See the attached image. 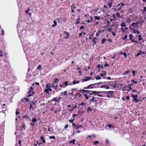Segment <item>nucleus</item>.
Instances as JSON below:
<instances>
[{"label": "nucleus", "mask_w": 146, "mask_h": 146, "mask_svg": "<svg viewBox=\"0 0 146 146\" xmlns=\"http://www.w3.org/2000/svg\"><path fill=\"white\" fill-rule=\"evenodd\" d=\"M113 93V92L112 91H109L107 94V97L108 98L112 97Z\"/></svg>", "instance_id": "obj_1"}, {"label": "nucleus", "mask_w": 146, "mask_h": 146, "mask_svg": "<svg viewBox=\"0 0 146 146\" xmlns=\"http://www.w3.org/2000/svg\"><path fill=\"white\" fill-rule=\"evenodd\" d=\"M95 85V84H91L89 85L88 87H85L84 89H89V88H94V85Z\"/></svg>", "instance_id": "obj_2"}, {"label": "nucleus", "mask_w": 146, "mask_h": 146, "mask_svg": "<svg viewBox=\"0 0 146 146\" xmlns=\"http://www.w3.org/2000/svg\"><path fill=\"white\" fill-rule=\"evenodd\" d=\"M132 96L133 97V100L136 102H139V100L137 99V95H132Z\"/></svg>", "instance_id": "obj_3"}, {"label": "nucleus", "mask_w": 146, "mask_h": 146, "mask_svg": "<svg viewBox=\"0 0 146 146\" xmlns=\"http://www.w3.org/2000/svg\"><path fill=\"white\" fill-rule=\"evenodd\" d=\"M93 19V17H92L90 16L89 18H87L86 20H85V21L88 23H90L92 21Z\"/></svg>", "instance_id": "obj_4"}, {"label": "nucleus", "mask_w": 146, "mask_h": 146, "mask_svg": "<svg viewBox=\"0 0 146 146\" xmlns=\"http://www.w3.org/2000/svg\"><path fill=\"white\" fill-rule=\"evenodd\" d=\"M52 89L50 88H47L44 90V91L46 93L48 94L49 91H51Z\"/></svg>", "instance_id": "obj_5"}, {"label": "nucleus", "mask_w": 146, "mask_h": 146, "mask_svg": "<svg viewBox=\"0 0 146 146\" xmlns=\"http://www.w3.org/2000/svg\"><path fill=\"white\" fill-rule=\"evenodd\" d=\"M64 36H66L64 37V38H65L67 39L69 37V34L68 33H67L66 32L64 34Z\"/></svg>", "instance_id": "obj_6"}, {"label": "nucleus", "mask_w": 146, "mask_h": 146, "mask_svg": "<svg viewBox=\"0 0 146 146\" xmlns=\"http://www.w3.org/2000/svg\"><path fill=\"white\" fill-rule=\"evenodd\" d=\"M83 92L85 93H90V92H91V91L88 90H82L81 91H80V92Z\"/></svg>", "instance_id": "obj_7"}, {"label": "nucleus", "mask_w": 146, "mask_h": 146, "mask_svg": "<svg viewBox=\"0 0 146 146\" xmlns=\"http://www.w3.org/2000/svg\"><path fill=\"white\" fill-rule=\"evenodd\" d=\"M122 27H125L126 26V24L124 22H123L120 25Z\"/></svg>", "instance_id": "obj_8"}, {"label": "nucleus", "mask_w": 146, "mask_h": 146, "mask_svg": "<svg viewBox=\"0 0 146 146\" xmlns=\"http://www.w3.org/2000/svg\"><path fill=\"white\" fill-rule=\"evenodd\" d=\"M107 40V39L106 38H103L102 39V40L101 42V43L102 44H104L105 43V42Z\"/></svg>", "instance_id": "obj_9"}, {"label": "nucleus", "mask_w": 146, "mask_h": 146, "mask_svg": "<svg viewBox=\"0 0 146 146\" xmlns=\"http://www.w3.org/2000/svg\"><path fill=\"white\" fill-rule=\"evenodd\" d=\"M75 139H73L72 140H71L70 141L69 143L70 144H71L72 143H73V145H74L75 144Z\"/></svg>", "instance_id": "obj_10"}, {"label": "nucleus", "mask_w": 146, "mask_h": 146, "mask_svg": "<svg viewBox=\"0 0 146 146\" xmlns=\"http://www.w3.org/2000/svg\"><path fill=\"white\" fill-rule=\"evenodd\" d=\"M82 127V125H77L76 127H75V129H78Z\"/></svg>", "instance_id": "obj_11"}, {"label": "nucleus", "mask_w": 146, "mask_h": 146, "mask_svg": "<svg viewBox=\"0 0 146 146\" xmlns=\"http://www.w3.org/2000/svg\"><path fill=\"white\" fill-rule=\"evenodd\" d=\"M80 83L79 81L74 80L73 82L72 83L73 84H78Z\"/></svg>", "instance_id": "obj_12"}, {"label": "nucleus", "mask_w": 146, "mask_h": 146, "mask_svg": "<svg viewBox=\"0 0 146 146\" xmlns=\"http://www.w3.org/2000/svg\"><path fill=\"white\" fill-rule=\"evenodd\" d=\"M53 23H54V24H52V27H54L56 26V25H57V22L56 21H53Z\"/></svg>", "instance_id": "obj_13"}, {"label": "nucleus", "mask_w": 146, "mask_h": 146, "mask_svg": "<svg viewBox=\"0 0 146 146\" xmlns=\"http://www.w3.org/2000/svg\"><path fill=\"white\" fill-rule=\"evenodd\" d=\"M112 0H111L112 1L111 3H108V5L109 8H111L112 6Z\"/></svg>", "instance_id": "obj_14"}, {"label": "nucleus", "mask_w": 146, "mask_h": 146, "mask_svg": "<svg viewBox=\"0 0 146 146\" xmlns=\"http://www.w3.org/2000/svg\"><path fill=\"white\" fill-rule=\"evenodd\" d=\"M46 87L47 88H50L51 86L50 84H46Z\"/></svg>", "instance_id": "obj_15"}, {"label": "nucleus", "mask_w": 146, "mask_h": 146, "mask_svg": "<svg viewBox=\"0 0 146 146\" xmlns=\"http://www.w3.org/2000/svg\"><path fill=\"white\" fill-rule=\"evenodd\" d=\"M40 139L42 140V143H45V139L43 137H40Z\"/></svg>", "instance_id": "obj_16"}, {"label": "nucleus", "mask_w": 146, "mask_h": 146, "mask_svg": "<svg viewBox=\"0 0 146 146\" xmlns=\"http://www.w3.org/2000/svg\"><path fill=\"white\" fill-rule=\"evenodd\" d=\"M121 5L122 6H123L125 5V4L124 3H123L122 2H121L120 4H119L117 5V7H118L119 6H120Z\"/></svg>", "instance_id": "obj_17"}, {"label": "nucleus", "mask_w": 146, "mask_h": 146, "mask_svg": "<svg viewBox=\"0 0 146 146\" xmlns=\"http://www.w3.org/2000/svg\"><path fill=\"white\" fill-rule=\"evenodd\" d=\"M86 78L83 79L82 80V82H86L88 80V78H87V77H86Z\"/></svg>", "instance_id": "obj_18"}, {"label": "nucleus", "mask_w": 146, "mask_h": 146, "mask_svg": "<svg viewBox=\"0 0 146 146\" xmlns=\"http://www.w3.org/2000/svg\"><path fill=\"white\" fill-rule=\"evenodd\" d=\"M37 120L36 118H33L32 119V121L33 122H36Z\"/></svg>", "instance_id": "obj_19"}, {"label": "nucleus", "mask_w": 146, "mask_h": 146, "mask_svg": "<svg viewBox=\"0 0 146 146\" xmlns=\"http://www.w3.org/2000/svg\"><path fill=\"white\" fill-rule=\"evenodd\" d=\"M107 126L110 128L112 127L113 128H114V126L113 125H111L108 124L107 125Z\"/></svg>", "instance_id": "obj_20"}, {"label": "nucleus", "mask_w": 146, "mask_h": 146, "mask_svg": "<svg viewBox=\"0 0 146 146\" xmlns=\"http://www.w3.org/2000/svg\"><path fill=\"white\" fill-rule=\"evenodd\" d=\"M33 88L32 87H31L30 88L28 92V93H30L33 90Z\"/></svg>", "instance_id": "obj_21"}, {"label": "nucleus", "mask_w": 146, "mask_h": 146, "mask_svg": "<svg viewBox=\"0 0 146 146\" xmlns=\"http://www.w3.org/2000/svg\"><path fill=\"white\" fill-rule=\"evenodd\" d=\"M141 53V50H140L139 51V52L136 54V56H138Z\"/></svg>", "instance_id": "obj_22"}, {"label": "nucleus", "mask_w": 146, "mask_h": 146, "mask_svg": "<svg viewBox=\"0 0 146 146\" xmlns=\"http://www.w3.org/2000/svg\"><path fill=\"white\" fill-rule=\"evenodd\" d=\"M116 15L118 18H120V17H121V18L122 17H120V14H119V12H117L116 13Z\"/></svg>", "instance_id": "obj_23"}, {"label": "nucleus", "mask_w": 146, "mask_h": 146, "mask_svg": "<svg viewBox=\"0 0 146 146\" xmlns=\"http://www.w3.org/2000/svg\"><path fill=\"white\" fill-rule=\"evenodd\" d=\"M67 92L66 91H65L64 92V93L63 92H61V94H64V95H65V96H66L67 95Z\"/></svg>", "instance_id": "obj_24"}, {"label": "nucleus", "mask_w": 146, "mask_h": 146, "mask_svg": "<svg viewBox=\"0 0 146 146\" xmlns=\"http://www.w3.org/2000/svg\"><path fill=\"white\" fill-rule=\"evenodd\" d=\"M95 78L97 80H100L101 78V77L100 76H96Z\"/></svg>", "instance_id": "obj_25"}, {"label": "nucleus", "mask_w": 146, "mask_h": 146, "mask_svg": "<svg viewBox=\"0 0 146 146\" xmlns=\"http://www.w3.org/2000/svg\"><path fill=\"white\" fill-rule=\"evenodd\" d=\"M62 84L63 85L67 86L68 85V82L67 81H65L64 83H63Z\"/></svg>", "instance_id": "obj_26"}, {"label": "nucleus", "mask_w": 146, "mask_h": 146, "mask_svg": "<svg viewBox=\"0 0 146 146\" xmlns=\"http://www.w3.org/2000/svg\"><path fill=\"white\" fill-rule=\"evenodd\" d=\"M127 35L125 36L124 37H122V39H123L124 40H125L127 38Z\"/></svg>", "instance_id": "obj_27"}, {"label": "nucleus", "mask_w": 146, "mask_h": 146, "mask_svg": "<svg viewBox=\"0 0 146 146\" xmlns=\"http://www.w3.org/2000/svg\"><path fill=\"white\" fill-rule=\"evenodd\" d=\"M94 18L97 20H99L100 19V17L95 16Z\"/></svg>", "instance_id": "obj_28"}, {"label": "nucleus", "mask_w": 146, "mask_h": 146, "mask_svg": "<svg viewBox=\"0 0 146 146\" xmlns=\"http://www.w3.org/2000/svg\"><path fill=\"white\" fill-rule=\"evenodd\" d=\"M61 97H60L59 98H56V100L55 102H59V100H61Z\"/></svg>", "instance_id": "obj_29"}, {"label": "nucleus", "mask_w": 146, "mask_h": 146, "mask_svg": "<svg viewBox=\"0 0 146 146\" xmlns=\"http://www.w3.org/2000/svg\"><path fill=\"white\" fill-rule=\"evenodd\" d=\"M91 100L93 102H96V100H95V99L94 97H92V98Z\"/></svg>", "instance_id": "obj_30"}, {"label": "nucleus", "mask_w": 146, "mask_h": 146, "mask_svg": "<svg viewBox=\"0 0 146 146\" xmlns=\"http://www.w3.org/2000/svg\"><path fill=\"white\" fill-rule=\"evenodd\" d=\"M138 37H139V40H141L142 39V38H141V35H139L138 36Z\"/></svg>", "instance_id": "obj_31"}, {"label": "nucleus", "mask_w": 146, "mask_h": 146, "mask_svg": "<svg viewBox=\"0 0 146 146\" xmlns=\"http://www.w3.org/2000/svg\"><path fill=\"white\" fill-rule=\"evenodd\" d=\"M133 42H134V43L135 44H137V43H138V42L137 41H136V40H134L133 39L132 40H131Z\"/></svg>", "instance_id": "obj_32"}, {"label": "nucleus", "mask_w": 146, "mask_h": 146, "mask_svg": "<svg viewBox=\"0 0 146 146\" xmlns=\"http://www.w3.org/2000/svg\"><path fill=\"white\" fill-rule=\"evenodd\" d=\"M117 26V25H116V24L115 23H114L113 25H111V27H116V26Z\"/></svg>", "instance_id": "obj_33"}, {"label": "nucleus", "mask_w": 146, "mask_h": 146, "mask_svg": "<svg viewBox=\"0 0 146 146\" xmlns=\"http://www.w3.org/2000/svg\"><path fill=\"white\" fill-rule=\"evenodd\" d=\"M76 6H75L74 5V4H73L72 6V7H71V8H73V9H76Z\"/></svg>", "instance_id": "obj_34"}, {"label": "nucleus", "mask_w": 146, "mask_h": 146, "mask_svg": "<svg viewBox=\"0 0 146 146\" xmlns=\"http://www.w3.org/2000/svg\"><path fill=\"white\" fill-rule=\"evenodd\" d=\"M59 81V80L57 78H55L54 80V83H57L58 81Z\"/></svg>", "instance_id": "obj_35"}, {"label": "nucleus", "mask_w": 146, "mask_h": 146, "mask_svg": "<svg viewBox=\"0 0 146 146\" xmlns=\"http://www.w3.org/2000/svg\"><path fill=\"white\" fill-rule=\"evenodd\" d=\"M99 143V141H96L95 142H94V145H96Z\"/></svg>", "instance_id": "obj_36"}, {"label": "nucleus", "mask_w": 146, "mask_h": 146, "mask_svg": "<svg viewBox=\"0 0 146 146\" xmlns=\"http://www.w3.org/2000/svg\"><path fill=\"white\" fill-rule=\"evenodd\" d=\"M129 72H130V70H127V71H125V72H124V74H127L128 73H129Z\"/></svg>", "instance_id": "obj_37"}, {"label": "nucleus", "mask_w": 146, "mask_h": 146, "mask_svg": "<svg viewBox=\"0 0 146 146\" xmlns=\"http://www.w3.org/2000/svg\"><path fill=\"white\" fill-rule=\"evenodd\" d=\"M122 8V7H121L120 6H119L117 8V11H119L120 10H121Z\"/></svg>", "instance_id": "obj_38"}, {"label": "nucleus", "mask_w": 146, "mask_h": 146, "mask_svg": "<svg viewBox=\"0 0 146 146\" xmlns=\"http://www.w3.org/2000/svg\"><path fill=\"white\" fill-rule=\"evenodd\" d=\"M84 96L86 97L85 98L86 100H88V97L86 94H84Z\"/></svg>", "instance_id": "obj_39"}, {"label": "nucleus", "mask_w": 146, "mask_h": 146, "mask_svg": "<svg viewBox=\"0 0 146 146\" xmlns=\"http://www.w3.org/2000/svg\"><path fill=\"white\" fill-rule=\"evenodd\" d=\"M129 36H130V40H132V38L133 37V36H132V35L130 34L129 35Z\"/></svg>", "instance_id": "obj_40"}, {"label": "nucleus", "mask_w": 146, "mask_h": 146, "mask_svg": "<svg viewBox=\"0 0 146 146\" xmlns=\"http://www.w3.org/2000/svg\"><path fill=\"white\" fill-rule=\"evenodd\" d=\"M107 23L108 24V26H109L110 25V21H107Z\"/></svg>", "instance_id": "obj_41"}, {"label": "nucleus", "mask_w": 146, "mask_h": 146, "mask_svg": "<svg viewBox=\"0 0 146 146\" xmlns=\"http://www.w3.org/2000/svg\"><path fill=\"white\" fill-rule=\"evenodd\" d=\"M74 119H70L69 120V121L71 123H72L74 122Z\"/></svg>", "instance_id": "obj_42"}, {"label": "nucleus", "mask_w": 146, "mask_h": 146, "mask_svg": "<svg viewBox=\"0 0 146 146\" xmlns=\"http://www.w3.org/2000/svg\"><path fill=\"white\" fill-rule=\"evenodd\" d=\"M138 23V22H137L136 23H133L132 24V26L133 27H134V26L136 25V24H137Z\"/></svg>", "instance_id": "obj_43"}, {"label": "nucleus", "mask_w": 146, "mask_h": 146, "mask_svg": "<svg viewBox=\"0 0 146 146\" xmlns=\"http://www.w3.org/2000/svg\"><path fill=\"white\" fill-rule=\"evenodd\" d=\"M131 82H133V83L135 84H137V81H135L133 80H131Z\"/></svg>", "instance_id": "obj_44"}, {"label": "nucleus", "mask_w": 146, "mask_h": 146, "mask_svg": "<svg viewBox=\"0 0 146 146\" xmlns=\"http://www.w3.org/2000/svg\"><path fill=\"white\" fill-rule=\"evenodd\" d=\"M50 139H55V137L54 136H50Z\"/></svg>", "instance_id": "obj_45"}, {"label": "nucleus", "mask_w": 146, "mask_h": 146, "mask_svg": "<svg viewBox=\"0 0 146 146\" xmlns=\"http://www.w3.org/2000/svg\"><path fill=\"white\" fill-rule=\"evenodd\" d=\"M91 92H93V94H96L97 93L96 91H91Z\"/></svg>", "instance_id": "obj_46"}, {"label": "nucleus", "mask_w": 146, "mask_h": 146, "mask_svg": "<svg viewBox=\"0 0 146 146\" xmlns=\"http://www.w3.org/2000/svg\"><path fill=\"white\" fill-rule=\"evenodd\" d=\"M51 87H52V88H54V87H55V84H54V83H52V84H51Z\"/></svg>", "instance_id": "obj_47"}, {"label": "nucleus", "mask_w": 146, "mask_h": 146, "mask_svg": "<svg viewBox=\"0 0 146 146\" xmlns=\"http://www.w3.org/2000/svg\"><path fill=\"white\" fill-rule=\"evenodd\" d=\"M146 11V7H143V12L144 13Z\"/></svg>", "instance_id": "obj_48"}, {"label": "nucleus", "mask_w": 146, "mask_h": 146, "mask_svg": "<svg viewBox=\"0 0 146 146\" xmlns=\"http://www.w3.org/2000/svg\"><path fill=\"white\" fill-rule=\"evenodd\" d=\"M30 125L32 126L33 127L35 125V124L31 122L30 123Z\"/></svg>", "instance_id": "obj_49"}, {"label": "nucleus", "mask_w": 146, "mask_h": 146, "mask_svg": "<svg viewBox=\"0 0 146 146\" xmlns=\"http://www.w3.org/2000/svg\"><path fill=\"white\" fill-rule=\"evenodd\" d=\"M41 65H38V67H37V69H39L40 70V68H41Z\"/></svg>", "instance_id": "obj_50"}, {"label": "nucleus", "mask_w": 146, "mask_h": 146, "mask_svg": "<svg viewBox=\"0 0 146 146\" xmlns=\"http://www.w3.org/2000/svg\"><path fill=\"white\" fill-rule=\"evenodd\" d=\"M102 83V82H100L96 83H95V85H97L98 86H99L100 84H101V83Z\"/></svg>", "instance_id": "obj_51"}, {"label": "nucleus", "mask_w": 146, "mask_h": 146, "mask_svg": "<svg viewBox=\"0 0 146 146\" xmlns=\"http://www.w3.org/2000/svg\"><path fill=\"white\" fill-rule=\"evenodd\" d=\"M123 54L124 55V56H125V57L126 58H127V54L125 52H124L123 53Z\"/></svg>", "instance_id": "obj_52"}, {"label": "nucleus", "mask_w": 146, "mask_h": 146, "mask_svg": "<svg viewBox=\"0 0 146 146\" xmlns=\"http://www.w3.org/2000/svg\"><path fill=\"white\" fill-rule=\"evenodd\" d=\"M93 42L94 43V44H95L96 43V40L94 39L93 40Z\"/></svg>", "instance_id": "obj_53"}, {"label": "nucleus", "mask_w": 146, "mask_h": 146, "mask_svg": "<svg viewBox=\"0 0 146 146\" xmlns=\"http://www.w3.org/2000/svg\"><path fill=\"white\" fill-rule=\"evenodd\" d=\"M92 135H88L87 136V138H90L91 139H92Z\"/></svg>", "instance_id": "obj_54"}, {"label": "nucleus", "mask_w": 146, "mask_h": 146, "mask_svg": "<svg viewBox=\"0 0 146 146\" xmlns=\"http://www.w3.org/2000/svg\"><path fill=\"white\" fill-rule=\"evenodd\" d=\"M84 104H86V103H85L84 102H82V103H81L80 104V105H82V106H83L84 105Z\"/></svg>", "instance_id": "obj_55"}, {"label": "nucleus", "mask_w": 146, "mask_h": 146, "mask_svg": "<svg viewBox=\"0 0 146 146\" xmlns=\"http://www.w3.org/2000/svg\"><path fill=\"white\" fill-rule=\"evenodd\" d=\"M108 66L109 64H108L107 63H106L104 65V66L105 67L107 66Z\"/></svg>", "instance_id": "obj_56"}, {"label": "nucleus", "mask_w": 146, "mask_h": 146, "mask_svg": "<svg viewBox=\"0 0 146 146\" xmlns=\"http://www.w3.org/2000/svg\"><path fill=\"white\" fill-rule=\"evenodd\" d=\"M92 110V109L90 108V107L88 108V111H91Z\"/></svg>", "instance_id": "obj_57"}, {"label": "nucleus", "mask_w": 146, "mask_h": 146, "mask_svg": "<svg viewBox=\"0 0 146 146\" xmlns=\"http://www.w3.org/2000/svg\"><path fill=\"white\" fill-rule=\"evenodd\" d=\"M132 73L133 74V75L135 76V71H133L132 72Z\"/></svg>", "instance_id": "obj_58"}, {"label": "nucleus", "mask_w": 146, "mask_h": 146, "mask_svg": "<svg viewBox=\"0 0 146 146\" xmlns=\"http://www.w3.org/2000/svg\"><path fill=\"white\" fill-rule=\"evenodd\" d=\"M84 28V26H82L80 27V29H83Z\"/></svg>", "instance_id": "obj_59"}, {"label": "nucleus", "mask_w": 146, "mask_h": 146, "mask_svg": "<svg viewBox=\"0 0 146 146\" xmlns=\"http://www.w3.org/2000/svg\"><path fill=\"white\" fill-rule=\"evenodd\" d=\"M105 88L106 89H109L110 88L109 86H105Z\"/></svg>", "instance_id": "obj_60"}, {"label": "nucleus", "mask_w": 146, "mask_h": 146, "mask_svg": "<svg viewBox=\"0 0 146 146\" xmlns=\"http://www.w3.org/2000/svg\"><path fill=\"white\" fill-rule=\"evenodd\" d=\"M82 33H80L79 34V37L80 38V37L82 36Z\"/></svg>", "instance_id": "obj_61"}, {"label": "nucleus", "mask_w": 146, "mask_h": 146, "mask_svg": "<svg viewBox=\"0 0 146 146\" xmlns=\"http://www.w3.org/2000/svg\"><path fill=\"white\" fill-rule=\"evenodd\" d=\"M106 74V73H104V74H100V76H104V75H105Z\"/></svg>", "instance_id": "obj_62"}, {"label": "nucleus", "mask_w": 146, "mask_h": 146, "mask_svg": "<svg viewBox=\"0 0 146 146\" xmlns=\"http://www.w3.org/2000/svg\"><path fill=\"white\" fill-rule=\"evenodd\" d=\"M106 143L108 144H109V141L108 139H106Z\"/></svg>", "instance_id": "obj_63"}, {"label": "nucleus", "mask_w": 146, "mask_h": 146, "mask_svg": "<svg viewBox=\"0 0 146 146\" xmlns=\"http://www.w3.org/2000/svg\"><path fill=\"white\" fill-rule=\"evenodd\" d=\"M133 31L132 33L135 34L136 33V31L134 29H133Z\"/></svg>", "instance_id": "obj_64"}]
</instances>
